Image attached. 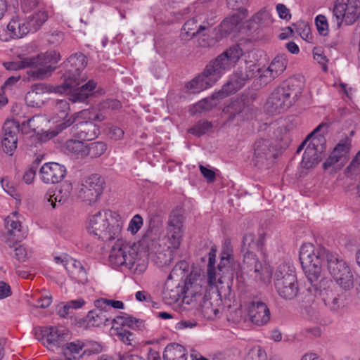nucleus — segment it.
Returning a JSON list of instances; mask_svg holds the SVG:
<instances>
[{"label": "nucleus", "mask_w": 360, "mask_h": 360, "mask_svg": "<svg viewBox=\"0 0 360 360\" xmlns=\"http://www.w3.org/2000/svg\"><path fill=\"white\" fill-rule=\"evenodd\" d=\"M124 226L122 216L117 212L103 210L89 217L86 222V231L89 235L104 243L116 240L112 248L109 261L115 267H119L131 263L132 257L128 254L131 247L121 238Z\"/></svg>", "instance_id": "nucleus-1"}, {"label": "nucleus", "mask_w": 360, "mask_h": 360, "mask_svg": "<svg viewBox=\"0 0 360 360\" xmlns=\"http://www.w3.org/2000/svg\"><path fill=\"white\" fill-rule=\"evenodd\" d=\"M243 54L240 46L238 44L233 45L210 60L203 71L186 84V88L193 94L211 88L225 72L238 62Z\"/></svg>", "instance_id": "nucleus-2"}, {"label": "nucleus", "mask_w": 360, "mask_h": 360, "mask_svg": "<svg viewBox=\"0 0 360 360\" xmlns=\"http://www.w3.org/2000/svg\"><path fill=\"white\" fill-rule=\"evenodd\" d=\"M299 259L303 270H345L349 268L347 262L338 254L332 253L324 248L316 249L311 243L301 246Z\"/></svg>", "instance_id": "nucleus-3"}, {"label": "nucleus", "mask_w": 360, "mask_h": 360, "mask_svg": "<svg viewBox=\"0 0 360 360\" xmlns=\"http://www.w3.org/2000/svg\"><path fill=\"white\" fill-rule=\"evenodd\" d=\"M59 60V53L51 51L36 56L25 57L19 61L5 63L4 67L10 70L32 68L31 70L28 71L29 75L33 79H44L51 75Z\"/></svg>", "instance_id": "nucleus-4"}, {"label": "nucleus", "mask_w": 360, "mask_h": 360, "mask_svg": "<svg viewBox=\"0 0 360 360\" xmlns=\"http://www.w3.org/2000/svg\"><path fill=\"white\" fill-rule=\"evenodd\" d=\"M301 94L302 89L297 81H285L274 89L266 107L272 113H281L295 104Z\"/></svg>", "instance_id": "nucleus-5"}, {"label": "nucleus", "mask_w": 360, "mask_h": 360, "mask_svg": "<svg viewBox=\"0 0 360 360\" xmlns=\"http://www.w3.org/2000/svg\"><path fill=\"white\" fill-rule=\"evenodd\" d=\"M260 68L253 63H246L244 66L238 68L231 79L223 86L222 89L215 92L213 96L224 98L231 94L240 89L247 81L257 77Z\"/></svg>", "instance_id": "nucleus-6"}, {"label": "nucleus", "mask_w": 360, "mask_h": 360, "mask_svg": "<svg viewBox=\"0 0 360 360\" xmlns=\"http://www.w3.org/2000/svg\"><path fill=\"white\" fill-rule=\"evenodd\" d=\"M324 127L326 125L323 124L319 125L308 135V138L311 139V142L305 149L302 160V165L304 168L313 167L323 158L326 149V139L323 135L318 134V132Z\"/></svg>", "instance_id": "nucleus-7"}, {"label": "nucleus", "mask_w": 360, "mask_h": 360, "mask_svg": "<svg viewBox=\"0 0 360 360\" xmlns=\"http://www.w3.org/2000/svg\"><path fill=\"white\" fill-rule=\"evenodd\" d=\"M257 110V108L248 99L241 97L231 101L223 112L227 116L226 123L238 125L245 120L252 119Z\"/></svg>", "instance_id": "nucleus-8"}, {"label": "nucleus", "mask_w": 360, "mask_h": 360, "mask_svg": "<svg viewBox=\"0 0 360 360\" xmlns=\"http://www.w3.org/2000/svg\"><path fill=\"white\" fill-rule=\"evenodd\" d=\"M5 223L7 229L6 240L7 246L13 249L14 256L18 260H24L27 257V251L25 248L19 245L18 243L26 237V233L22 231L20 221L14 214L8 216L6 219Z\"/></svg>", "instance_id": "nucleus-9"}, {"label": "nucleus", "mask_w": 360, "mask_h": 360, "mask_svg": "<svg viewBox=\"0 0 360 360\" xmlns=\"http://www.w3.org/2000/svg\"><path fill=\"white\" fill-rule=\"evenodd\" d=\"M87 65L86 57L82 53L72 54L65 63L66 72L63 75L65 87H74L84 80L82 72Z\"/></svg>", "instance_id": "nucleus-10"}, {"label": "nucleus", "mask_w": 360, "mask_h": 360, "mask_svg": "<svg viewBox=\"0 0 360 360\" xmlns=\"http://www.w3.org/2000/svg\"><path fill=\"white\" fill-rule=\"evenodd\" d=\"M104 184L103 179L97 174L84 179L78 188V198L88 205L96 203L103 193Z\"/></svg>", "instance_id": "nucleus-11"}, {"label": "nucleus", "mask_w": 360, "mask_h": 360, "mask_svg": "<svg viewBox=\"0 0 360 360\" xmlns=\"http://www.w3.org/2000/svg\"><path fill=\"white\" fill-rule=\"evenodd\" d=\"M333 15L338 27L342 22L347 25L354 24L360 17V0H335Z\"/></svg>", "instance_id": "nucleus-12"}, {"label": "nucleus", "mask_w": 360, "mask_h": 360, "mask_svg": "<svg viewBox=\"0 0 360 360\" xmlns=\"http://www.w3.org/2000/svg\"><path fill=\"white\" fill-rule=\"evenodd\" d=\"M217 247L214 245L207 254V270H223L234 268L233 249L229 239H226L222 245L220 259L216 266Z\"/></svg>", "instance_id": "nucleus-13"}, {"label": "nucleus", "mask_w": 360, "mask_h": 360, "mask_svg": "<svg viewBox=\"0 0 360 360\" xmlns=\"http://www.w3.org/2000/svg\"><path fill=\"white\" fill-rule=\"evenodd\" d=\"M184 216L181 208L172 211L167 223L166 236L169 243L167 248L178 249L180 246L183 236V226Z\"/></svg>", "instance_id": "nucleus-14"}, {"label": "nucleus", "mask_w": 360, "mask_h": 360, "mask_svg": "<svg viewBox=\"0 0 360 360\" xmlns=\"http://www.w3.org/2000/svg\"><path fill=\"white\" fill-rule=\"evenodd\" d=\"M275 287L279 296L285 300L295 299L299 292L297 276L288 271H276Z\"/></svg>", "instance_id": "nucleus-15"}, {"label": "nucleus", "mask_w": 360, "mask_h": 360, "mask_svg": "<svg viewBox=\"0 0 360 360\" xmlns=\"http://www.w3.org/2000/svg\"><path fill=\"white\" fill-rule=\"evenodd\" d=\"M44 345L49 349H61L70 338L69 330L63 326L44 327L41 329Z\"/></svg>", "instance_id": "nucleus-16"}, {"label": "nucleus", "mask_w": 360, "mask_h": 360, "mask_svg": "<svg viewBox=\"0 0 360 360\" xmlns=\"http://www.w3.org/2000/svg\"><path fill=\"white\" fill-rule=\"evenodd\" d=\"M86 81L81 82L80 84L74 87H65L63 84L56 87V91L62 92H70L72 93L71 98H70L73 103L81 102L84 103L86 101L88 98L94 94V91L96 89L97 82L94 79H89L87 82L82 84Z\"/></svg>", "instance_id": "nucleus-17"}, {"label": "nucleus", "mask_w": 360, "mask_h": 360, "mask_svg": "<svg viewBox=\"0 0 360 360\" xmlns=\"http://www.w3.org/2000/svg\"><path fill=\"white\" fill-rule=\"evenodd\" d=\"M19 123L14 120H6L2 127L1 148L4 153L11 155L18 144Z\"/></svg>", "instance_id": "nucleus-18"}, {"label": "nucleus", "mask_w": 360, "mask_h": 360, "mask_svg": "<svg viewBox=\"0 0 360 360\" xmlns=\"http://www.w3.org/2000/svg\"><path fill=\"white\" fill-rule=\"evenodd\" d=\"M218 283H222L221 276L217 275V271H190L184 281V287L187 290L193 285L200 287H217Z\"/></svg>", "instance_id": "nucleus-19"}, {"label": "nucleus", "mask_w": 360, "mask_h": 360, "mask_svg": "<svg viewBox=\"0 0 360 360\" xmlns=\"http://www.w3.org/2000/svg\"><path fill=\"white\" fill-rule=\"evenodd\" d=\"M245 310L249 320L255 325L262 326L270 320V310L266 303L262 301H251L245 304Z\"/></svg>", "instance_id": "nucleus-20"}, {"label": "nucleus", "mask_w": 360, "mask_h": 360, "mask_svg": "<svg viewBox=\"0 0 360 360\" xmlns=\"http://www.w3.org/2000/svg\"><path fill=\"white\" fill-rule=\"evenodd\" d=\"M202 20V17L201 15L188 20L181 28V39L189 40L198 34L207 35L212 28V23L209 22L207 20H204L202 23H200Z\"/></svg>", "instance_id": "nucleus-21"}, {"label": "nucleus", "mask_w": 360, "mask_h": 360, "mask_svg": "<svg viewBox=\"0 0 360 360\" xmlns=\"http://www.w3.org/2000/svg\"><path fill=\"white\" fill-rule=\"evenodd\" d=\"M248 11L246 8H240L236 12L226 17L219 27V36L217 39L226 37L238 30V25L247 18Z\"/></svg>", "instance_id": "nucleus-22"}, {"label": "nucleus", "mask_w": 360, "mask_h": 360, "mask_svg": "<svg viewBox=\"0 0 360 360\" xmlns=\"http://www.w3.org/2000/svg\"><path fill=\"white\" fill-rule=\"evenodd\" d=\"M67 171L65 166L57 162H46L39 169L41 181L45 184H57L62 181Z\"/></svg>", "instance_id": "nucleus-23"}, {"label": "nucleus", "mask_w": 360, "mask_h": 360, "mask_svg": "<svg viewBox=\"0 0 360 360\" xmlns=\"http://www.w3.org/2000/svg\"><path fill=\"white\" fill-rule=\"evenodd\" d=\"M30 32L27 23L18 18H13L7 25L6 28L0 29V39L8 41L12 39H20Z\"/></svg>", "instance_id": "nucleus-24"}, {"label": "nucleus", "mask_w": 360, "mask_h": 360, "mask_svg": "<svg viewBox=\"0 0 360 360\" xmlns=\"http://www.w3.org/2000/svg\"><path fill=\"white\" fill-rule=\"evenodd\" d=\"M70 130L74 137L82 141L93 140L100 133L98 126L91 121L79 122L73 125Z\"/></svg>", "instance_id": "nucleus-25"}, {"label": "nucleus", "mask_w": 360, "mask_h": 360, "mask_svg": "<svg viewBox=\"0 0 360 360\" xmlns=\"http://www.w3.org/2000/svg\"><path fill=\"white\" fill-rule=\"evenodd\" d=\"M326 307L335 314H340L345 306L344 295L336 294L332 290L325 289L321 290L320 295Z\"/></svg>", "instance_id": "nucleus-26"}, {"label": "nucleus", "mask_w": 360, "mask_h": 360, "mask_svg": "<svg viewBox=\"0 0 360 360\" xmlns=\"http://www.w3.org/2000/svg\"><path fill=\"white\" fill-rule=\"evenodd\" d=\"M140 248L147 252H158L164 249L158 241V234L153 229H148L139 240Z\"/></svg>", "instance_id": "nucleus-27"}, {"label": "nucleus", "mask_w": 360, "mask_h": 360, "mask_svg": "<svg viewBox=\"0 0 360 360\" xmlns=\"http://www.w3.org/2000/svg\"><path fill=\"white\" fill-rule=\"evenodd\" d=\"M72 188L70 184L65 183L61 186L57 194L51 195L46 193L44 196V200L50 202L52 208L55 209L57 207V203L58 205H63L69 200Z\"/></svg>", "instance_id": "nucleus-28"}, {"label": "nucleus", "mask_w": 360, "mask_h": 360, "mask_svg": "<svg viewBox=\"0 0 360 360\" xmlns=\"http://www.w3.org/2000/svg\"><path fill=\"white\" fill-rule=\"evenodd\" d=\"M79 113H75L68 118L63 120V121L56 125V129L53 130H47L43 132L39 136H36L33 138L34 139H39L41 142L46 141L47 140L56 136L60 132L63 131L68 127H70L75 121Z\"/></svg>", "instance_id": "nucleus-29"}, {"label": "nucleus", "mask_w": 360, "mask_h": 360, "mask_svg": "<svg viewBox=\"0 0 360 360\" xmlns=\"http://www.w3.org/2000/svg\"><path fill=\"white\" fill-rule=\"evenodd\" d=\"M304 273L314 290L316 292L319 291V295H321V290L330 288L331 281L322 275L321 271H304Z\"/></svg>", "instance_id": "nucleus-30"}, {"label": "nucleus", "mask_w": 360, "mask_h": 360, "mask_svg": "<svg viewBox=\"0 0 360 360\" xmlns=\"http://www.w3.org/2000/svg\"><path fill=\"white\" fill-rule=\"evenodd\" d=\"M304 273L314 290L316 292L319 291V295H321V290L330 288L331 281L322 275L321 271H304Z\"/></svg>", "instance_id": "nucleus-31"}, {"label": "nucleus", "mask_w": 360, "mask_h": 360, "mask_svg": "<svg viewBox=\"0 0 360 360\" xmlns=\"http://www.w3.org/2000/svg\"><path fill=\"white\" fill-rule=\"evenodd\" d=\"M333 277L337 284L345 290L352 289L354 281L359 285L360 278L356 274H353L352 271H334Z\"/></svg>", "instance_id": "nucleus-32"}, {"label": "nucleus", "mask_w": 360, "mask_h": 360, "mask_svg": "<svg viewBox=\"0 0 360 360\" xmlns=\"http://www.w3.org/2000/svg\"><path fill=\"white\" fill-rule=\"evenodd\" d=\"M271 143L269 140L260 139L254 144V158L257 162H262L271 155Z\"/></svg>", "instance_id": "nucleus-33"}, {"label": "nucleus", "mask_w": 360, "mask_h": 360, "mask_svg": "<svg viewBox=\"0 0 360 360\" xmlns=\"http://www.w3.org/2000/svg\"><path fill=\"white\" fill-rule=\"evenodd\" d=\"M112 319L113 318L110 316L109 312L97 307L95 310L90 311L86 316L88 323L92 326L107 325V322L110 320L112 321Z\"/></svg>", "instance_id": "nucleus-34"}, {"label": "nucleus", "mask_w": 360, "mask_h": 360, "mask_svg": "<svg viewBox=\"0 0 360 360\" xmlns=\"http://www.w3.org/2000/svg\"><path fill=\"white\" fill-rule=\"evenodd\" d=\"M164 360H186L185 348L176 343L169 344L163 352Z\"/></svg>", "instance_id": "nucleus-35"}, {"label": "nucleus", "mask_w": 360, "mask_h": 360, "mask_svg": "<svg viewBox=\"0 0 360 360\" xmlns=\"http://www.w3.org/2000/svg\"><path fill=\"white\" fill-rule=\"evenodd\" d=\"M264 245L262 236L257 238L252 233H247L243 236L241 244V252H255L260 250Z\"/></svg>", "instance_id": "nucleus-36"}, {"label": "nucleus", "mask_w": 360, "mask_h": 360, "mask_svg": "<svg viewBox=\"0 0 360 360\" xmlns=\"http://www.w3.org/2000/svg\"><path fill=\"white\" fill-rule=\"evenodd\" d=\"M82 140L70 139L65 143L66 150L77 158L86 157V145Z\"/></svg>", "instance_id": "nucleus-37"}, {"label": "nucleus", "mask_w": 360, "mask_h": 360, "mask_svg": "<svg viewBox=\"0 0 360 360\" xmlns=\"http://www.w3.org/2000/svg\"><path fill=\"white\" fill-rule=\"evenodd\" d=\"M53 260L55 263L58 265V267L64 268L66 270H69L70 269H84L79 261H77L65 254L54 257Z\"/></svg>", "instance_id": "nucleus-38"}, {"label": "nucleus", "mask_w": 360, "mask_h": 360, "mask_svg": "<svg viewBox=\"0 0 360 360\" xmlns=\"http://www.w3.org/2000/svg\"><path fill=\"white\" fill-rule=\"evenodd\" d=\"M84 347V344L82 341L77 340L71 342H68L67 341L60 349V351L65 356L71 360V357L75 358L77 355L79 354Z\"/></svg>", "instance_id": "nucleus-39"}, {"label": "nucleus", "mask_w": 360, "mask_h": 360, "mask_svg": "<svg viewBox=\"0 0 360 360\" xmlns=\"http://www.w3.org/2000/svg\"><path fill=\"white\" fill-rule=\"evenodd\" d=\"M243 255V268L250 269L252 270H260L261 269H267L269 267L268 264H265L262 266L261 263L258 262V259L255 254V252H241Z\"/></svg>", "instance_id": "nucleus-40"}, {"label": "nucleus", "mask_w": 360, "mask_h": 360, "mask_svg": "<svg viewBox=\"0 0 360 360\" xmlns=\"http://www.w3.org/2000/svg\"><path fill=\"white\" fill-rule=\"evenodd\" d=\"M48 18V15L45 11H39L28 18L27 23L30 32H36L45 22Z\"/></svg>", "instance_id": "nucleus-41"}, {"label": "nucleus", "mask_w": 360, "mask_h": 360, "mask_svg": "<svg viewBox=\"0 0 360 360\" xmlns=\"http://www.w3.org/2000/svg\"><path fill=\"white\" fill-rule=\"evenodd\" d=\"M215 93L212 94L210 98H204L199 102H198L195 105H193L191 109L193 113L196 112H202L203 111H207L211 110L214 108L217 103L215 100H221V98L219 97L213 96Z\"/></svg>", "instance_id": "nucleus-42"}, {"label": "nucleus", "mask_w": 360, "mask_h": 360, "mask_svg": "<svg viewBox=\"0 0 360 360\" xmlns=\"http://www.w3.org/2000/svg\"><path fill=\"white\" fill-rule=\"evenodd\" d=\"M107 150V145L102 141H96L86 145V156L96 158L101 156Z\"/></svg>", "instance_id": "nucleus-43"}, {"label": "nucleus", "mask_w": 360, "mask_h": 360, "mask_svg": "<svg viewBox=\"0 0 360 360\" xmlns=\"http://www.w3.org/2000/svg\"><path fill=\"white\" fill-rule=\"evenodd\" d=\"M70 110V104L67 99L57 100L54 106V112L59 119L68 117Z\"/></svg>", "instance_id": "nucleus-44"}, {"label": "nucleus", "mask_w": 360, "mask_h": 360, "mask_svg": "<svg viewBox=\"0 0 360 360\" xmlns=\"http://www.w3.org/2000/svg\"><path fill=\"white\" fill-rule=\"evenodd\" d=\"M95 307L103 309L108 312L111 307L114 309H123L124 303L122 301L111 300L107 299H99L95 301Z\"/></svg>", "instance_id": "nucleus-45"}, {"label": "nucleus", "mask_w": 360, "mask_h": 360, "mask_svg": "<svg viewBox=\"0 0 360 360\" xmlns=\"http://www.w3.org/2000/svg\"><path fill=\"white\" fill-rule=\"evenodd\" d=\"M286 60L283 56H276L269 65L271 71L274 76L280 75L286 68Z\"/></svg>", "instance_id": "nucleus-46"}, {"label": "nucleus", "mask_w": 360, "mask_h": 360, "mask_svg": "<svg viewBox=\"0 0 360 360\" xmlns=\"http://www.w3.org/2000/svg\"><path fill=\"white\" fill-rule=\"evenodd\" d=\"M120 320L122 321L120 324L127 326L133 329L139 328L141 326V321L140 320L129 316L113 318L112 323L116 322L119 323Z\"/></svg>", "instance_id": "nucleus-47"}, {"label": "nucleus", "mask_w": 360, "mask_h": 360, "mask_svg": "<svg viewBox=\"0 0 360 360\" xmlns=\"http://www.w3.org/2000/svg\"><path fill=\"white\" fill-rule=\"evenodd\" d=\"M212 127V124L208 121H199L193 127L189 129V132L197 136L205 134Z\"/></svg>", "instance_id": "nucleus-48"}, {"label": "nucleus", "mask_w": 360, "mask_h": 360, "mask_svg": "<svg viewBox=\"0 0 360 360\" xmlns=\"http://www.w3.org/2000/svg\"><path fill=\"white\" fill-rule=\"evenodd\" d=\"M296 32L304 40L309 41L311 39L310 27L309 25L304 22L301 21L294 25Z\"/></svg>", "instance_id": "nucleus-49"}, {"label": "nucleus", "mask_w": 360, "mask_h": 360, "mask_svg": "<svg viewBox=\"0 0 360 360\" xmlns=\"http://www.w3.org/2000/svg\"><path fill=\"white\" fill-rule=\"evenodd\" d=\"M143 224V220L140 214L134 215L130 220L127 231L132 235H135L141 228Z\"/></svg>", "instance_id": "nucleus-50"}, {"label": "nucleus", "mask_w": 360, "mask_h": 360, "mask_svg": "<svg viewBox=\"0 0 360 360\" xmlns=\"http://www.w3.org/2000/svg\"><path fill=\"white\" fill-rule=\"evenodd\" d=\"M25 101L27 105L34 108L40 107L43 103L42 98L31 90L26 94Z\"/></svg>", "instance_id": "nucleus-51"}, {"label": "nucleus", "mask_w": 360, "mask_h": 360, "mask_svg": "<svg viewBox=\"0 0 360 360\" xmlns=\"http://www.w3.org/2000/svg\"><path fill=\"white\" fill-rule=\"evenodd\" d=\"M315 23L319 32L323 36L328 33V22L326 18L323 15H319L315 18Z\"/></svg>", "instance_id": "nucleus-52"}, {"label": "nucleus", "mask_w": 360, "mask_h": 360, "mask_svg": "<svg viewBox=\"0 0 360 360\" xmlns=\"http://www.w3.org/2000/svg\"><path fill=\"white\" fill-rule=\"evenodd\" d=\"M271 14L265 8L261 9L252 17V20L258 24H265L270 20Z\"/></svg>", "instance_id": "nucleus-53"}, {"label": "nucleus", "mask_w": 360, "mask_h": 360, "mask_svg": "<svg viewBox=\"0 0 360 360\" xmlns=\"http://www.w3.org/2000/svg\"><path fill=\"white\" fill-rule=\"evenodd\" d=\"M261 82L266 84L274 80L277 76H274L269 67L266 69L260 68V72L257 75Z\"/></svg>", "instance_id": "nucleus-54"}, {"label": "nucleus", "mask_w": 360, "mask_h": 360, "mask_svg": "<svg viewBox=\"0 0 360 360\" xmlns=\"http://www.w3.org/2000/svg\"><path fill=\"white\" fill-rule=\"evenodd\" d=\"M245 360H267V355L264 350L258 347L252 350L251 356L247 357Z\"/></svg>", "instance_id": "nucleus-55"}, {"label": "nucleus", "mask_w": 360, "mask_h": 360, "mask_svg": "<svg viewBox=\"0 0 360 360\" xmlns=\"http://www.w3.org/2000/svg\"><path fill=\"white\" fill-rule=\"evenodd\" d=\"M124 134V131L118 127H111L108 129V136L115 141L122 139Z\"/></svg>", "instance_id": "nucleus-56"}, {"label": "nucleus", "mask_w": 360, "mask_h": 360, "mask_svg": "<svg viewBox=\"0 0 360 360\" xmlns=\"http://www.w3.org/2000/svg\"><path fill=\"white\" fill-rule=\"evenodd\" d=\"M199 168L201 174L206 179L208 183H212L215 181L216 175L213 170L201 165Z\"/></svg>", "instance_id": "nucleus-57"}, {"label": "nucleus", "mask_w": 360, "mask_h": 360, "mask_svg": "<svg viewBox=\"0 0 360 360\" xmlns=\"http://www.w3.org/2000/svg\"><path fill=\"white\" fill-rule=\"evenodd\" d=\"M31 91L41 97L42 94L51 91L50 86L44 83L35 84L32 86Z\"/></svg>", "instance_id": "nucleus-58"}, {"label": "nucleus", "mask_w": 360, "mask_h": 360, "mask_svg": "<svg viewBox=\"0 0 360 360\" xmlns=\"http://www.w3.org/2000/svg\"><path fill=\"white\" fill-rule=\"evenodd\" d=\"M118 337L124 343L131 345L132 341L134 340V334L128 330H122L118 333Z\"/></svg>", "instance_id": "nucleus-59"}, {"label": "nucleus", "mask_w": 360, "mask_h": 360, "mask_svg": "<svg viewBox=\"0 0 360 360\" xmlns=\"http://www.w3.org/2000/svg\"><path fill=\"white\" fill-rule=\"evenodd\" d=\"M70 277L79 283H85L87 281L86 271H70Z\"/></svg>", "instance_id": "nucleus-60"}, {"label": "nucleus", "mask_w": 360, "mask_h": 360, "mask_svg": "<svg viewBox=\"0 0 360 360\" xmlns=\"http://www.w3.org/2000/svg\"><path fill=\"white\" fill-rule=\"evenodd\" d=\"M101 106L105 109L117 110L121 108V103L116 99H106L101 103Z\"/></svg>", "instance_id": "nucleus-61"}, {"label": "nucleus", "mask_w": 360, "mask_h": 360, "mask_svg": "<svg viewBox=\"0 0 360 360\" xmlns=\"http://www.w3.org/2000/svg\"><path fill=\"white\" fill-rule=\"evenodd\" d=\"M276 11L279 17L282 19L288 20L291 18L290 10L284 4H277Z\"/></svg>", "instance_id": "nucleus-62"}, {"label": "nucleus", "mask_w": 360, "mask_h": 360, "mask_svg": "<svg viewBox=\"0 0 360 360\" xmlns=\"http://www.w3.org/2000/svg\"><path fill=\"white\" fill-rule=\"evenodd\" d=\"M340 159V155L333 151L328 158L324 162L323 167L324 169H327L330 166L338 162Z\"/></svg>", "instance_id": "nucleus-63"}, {"label": "nucleus", "mask_w": 360, "mask_h": 360, "mask_svg": "<svg viewBox=\"0 0 360 360\" xmlns=\"http://www.w3.org/2000/svg\"><path fill=\"white\" fill-rule=\"evenodd\" d=\"M12 295L10 285L4 282L0 281V300L5 299Z\"/></svg>", "instance_id": "nucleus-64"}]
</instances>
